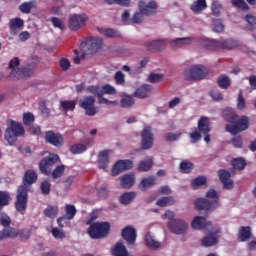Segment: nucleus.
Segmentation results:
<instances>
[{
	"instance_id": "obj_1",
	"label": "nucleus",
	"mask_w": 256,
	"mask_h": 256,
	"mask_svg": "<svg viewBox=\"0 0 256 256\" xmlns=\"http://www.w3.org/2000/svg\"><path fill=\"white\" fill-rule=\"evenodd\" d=\"M19 65H21V60H19V57H14L9 62V69H11L10 77L12 79H31L35 73V67L33 66H26L23 68H19Z\"/></svg>"
},
{
	"instance_id": "obj_2",
	"label": "nucleus",
	"mask_w": 256,
	"mask_h": 256,
	"mask_svg": "<svg viewBox=\"0 0 256 256\" xmlns=\"http://www.w3.org/2000/svg\"><path fill=\"white\" fill-rule=\"evenodd\" d=\"M6 125L5 140L9 145H15L18 137H25V128L23 127V124L13 119H8Z\"/></svg>"
},
{
	"instance_id": "obj_3",
	"label": "nucleus",
	"mask_w": 256,
	"mask_h": 256,
	"mask_svg": "<svg viewBox=\"0 0 256 256\" xmlns=\"http://www.w3.org/2000/svg\"><path fill=\"white\" fill-rule=\"evenodd\" d=\"M207 199H216L214 201H209L205 198H198L195 201V208L197 211H215L219 207V194L214 189H210L206 193Z\"/></svg>"
},
{
	"instance_id": "obj_4",
	"label": "nucleus",
	"mask_w": 256,
	"mask_h": 256,
	"mask_svg": "<svg viewBox=\"0 0 256 256\" xmlns=\"http://www.w3.org/2000/svg\"><path fill=\"white\" fill-rule=\"evenodd\" d=\"M111 224L109 222H93L87 230L91 239H103L109 235Z\"/></svg>"
},
{
	"instance_id": "obj_5",
	"label": "nucleus",
	"mask_w": 256,
	"mask_h": 256,
	"mask_svg": "<svg viewBox=\"0 0 256 256\" xmlns=\"http://www.w3.org/2000/svg\"><path fill=\"white\" fill-rule=\"evenodd\" d=\"M225 129L227 133H231V135H237L242 133V131H247L249 129V118L247 116H242L235 120L233 124H226Z\"/></svg>"
},
{
	"instance_id": "obj_6",
	"label": "nucleus",
	"mask_w": 256,
	"mask_h": 256,
	"mask_svg": "<svg viewBox=\"0 0 256 256\" xmlns=\"http://www.w3.org/2000/svg\"><path fill=\"white\" fill-rule=\"evenodd\" d=\"M207 76V68L201 65H194L189 70L184 71L186 81H201Z\"/></svg>"
},
{
	"instance_id": "obj_7",
	"label": "nucleus",
	"mask_w": 256,
	"mask_h": 256,
	"mask_svg": "<svg viewBox=\"0 0 256 256\" xmlns=\"http://www.w3.org/2000/svg\"><path fill=\"white\" fill-rule=\"evenodd\" d=\"M59 155L49 154L39 162V170L42 175L49 176L53 171V165L59 161Z\"/></svg>"
},
{
	"instance_id": "obj_8",
	"label": "nucleus",
	"mask_w": 256,
	"mask_h": 256,
	"mask_svg": "<svg viewBox=\"0 0 256 256\" xmlns=\"http://www.w3.org/2000/svg\"><path fill=\"white\" fill-rule=\"evenodd\" d=\"M29 199L26 186H19L16 195L15 209L18 213L27 211V201Z\"/></svg>"
},
{
	"instance_id": "obj_9",
	"label": "nucleus",
	"mask_w": 256,
	"mask_h": 256,
	"mask_svg": "<svg viewBox=\"0 0 256 256\" xmlns=\"http://www.w3.org/2000/svg\"><path fill=\"white\" fill-rule=\"evenodd\" d=\"M79 107L84 109L88 117H94L97 115V107L95 106V97L85 96L83 99L79 100Z\"/></svg>"
},
{
	"instance_id": "obj_10",
	"label": "nucleus",
	"mask_w": 256,
	"mask_h": 256,
	"mask_svg": "<svg viewBox=\"0 0 256 256\" xmlns=\"http://www.w3.org/2000/svg\"><path fill=\"white\" fill-rule=\"evenodd\" d=\"M44 139L46 143L56 147L57 149L63 147V143H65V139L63 138V134L55 133L53 130H48L44 134Z\"/></svg>"
},
{
	"instance_id": "obj_11",
	"label": "nucleus",
	"mask_w": 256,
	"mask_h": 256,
	"mask_svg": "<svg viewBox=\"0 0 256 256\" xmlns=\"http://www.w3.org/2000/svg\"><path fill=\"white\" fill-rule=\"evenodd\" d=\"M87 21V15L85 14H73L68 21V27L71 31H79L81 27L85 26Z\"/></svg>"
},
{
	"instance_id": "obj_12",
	"label": "nucleus",
	"mask_w": 256,
	"mask_h": 256,
	"mask_svg": "<svg viewBox=\"0 0 256 256\" xmlns=\"http://www.w3.org/2000/svg\"><path fill=\"white\" fill-rule=\"evenodd\" d=\"M129 169H133L132 160H118L112 167L111 175L112 177H117V175H121L123 171H129Z\"/></svg>"
},
{
	"instance_id": "obj_13",
	"label": "nucleus",
	"mask_w": 256,
	"mask_h": 256,
	"mask_svg": "<svg viewBox=\"0 0 256 256\" xmlns=\"http://www.w3.org/2000/svg\"><path fill=\"white\" fill-rule=\"evenodd\" d=\"M122 238L127 242L128 247L135 245L137 241V230L133 226H126L121 232Z\"/></svg>"
},
{
	"instance_id": "obj_14",
	"label": "nucleus",
	"mask_w": 256,
	"mask_h": 256,
	"mask_svg": "<svg viewBox=\"0 0 256 256\" xmlns=\"http://www.w3.org/2000/svg\"><path fill=\"white\" fill-rule=\"evenodd\" d=\"M88 93H91L92 95H95L99 99V103H102L104 105H117V102L107 100V98L103 97V92L101 90V86L99 85H90L87 87Z\"/></svg>"
},
{
	"instance_id": "obj_15",
	"label": "nucleus",
	"mask_w": 256,
	"mask_h": 256,
	"mask_svg": "<svg viewBox=\"0 0 256 256\" xmlns=\"http://www.w3.org/2000/svg\"><path fill=\"white\" fill-rule=\"evenodd\" d=\"M171 233L175 235H183L187 231V222L183 220H172L168 223Z\"/></svg>"
},
{
	"instance_id": "obj_16",
	"label": "nucleus",
	"mask_w": 256,
	"mask_h": 256,
	"mask_svg": "<svg viewBox=\"0 0 256 256\" xmlns=\"http://www.w3.org/2000/svg\"><path fill=\"white\" fill-rule=\"evenodd\" d=\"M85 45L88 53L93 55L98 49L103 47V39L98 37H89L86 39Z\"/></svg>"
},
{
	"instance_id": "obj_17",
	"label": "nucleus",
	"mask_w": 256,
	"mask_h": 256,
	"mask_svg": "<svg viewBox=\"0 0 256 256\" xmlns=\"http://www.w3.org/2000/svg\"><path fill=\"white\" fill-rule=\"evenodd\" d=\"M218 177L224 187V189L231 190L235 187L233 180H231V172L226 169L218 170Z\"/></svg>"
},
{
	"instance_id": "obj_18",
	"label": "nucleus",
	"mask_w": 256,
	"mask_h": 256,
	"mask_svg": "<svg viewBox=\"0 0 256 256\" xmlns=\"http://www.w3.org/2000/svg\"><path fill=\"white\" fill-rule=\"evenodd\" d=\"M139 11H141L147 17L155 15L157 13V2L151 0L148 4L144 1L139 2Z\"/></svg>"
},
{
	"instance_id": "obj_19",
	"label": "nucleus",
	"mask_w": 256,
	"mask_h": 256,
	"mask_svg": "<svg viewBox=\"0 0 256 256\" xmlns=\"http://www.w3.org/2000/svg\"><path fill=\"white\" fill-rule=\"evenodd\" d=\"M145 47L147 51L151 53H157V51H163L167 47V40H153L151 42H146Z\"/></svg>"
},
{
	"instance_id": "obj_20",
	"label": "nucleus",
	"mask_w": 256,
	"mask_h": 256,
	"mask_svg": "<svg viewBox=\"0 0 256 256\" xmlns=\"http://www.w3.org/2000/svg\"><path fill=\"white\" fill-rule=\"evenodd\" d=\"M151 147H153V133H151V128H144L142 130L141 148L147 150Z\"/></svg>"
},
{
	"instance_id": "obj_21",
	"label": "nucleus",
	"mask_w": 256,
	"mask_h": 256,
	"mask_svg": "<svg viewBox=\"0 0 256 256\" xmlns=\"http://www.w3.org/2000/svg\"><path fill=\"white\" fill-rule=\"evenodd\" d=\"M122 189H131L135 185V173L129 172L119 177Z\"/></svg>"
},
{
	"instance_id": "obj_22",
	"label": "nucleus",
	"mask_w": 256,
	"mask_h": 256,
	"mask_svg": "<svg viewBox=\"0 0 256 256\" xmlns=\"http://www.w3.org/2000/svg\"><path fill=\"white\" fill-rule=\"evenodd\" d=\"M213 224L211 222H207V219L203 216H196L194 217L191 226L192 229H209V227H212Z\"/></svg>"
},
{
	"instance_id": "obj_23",
	"label": "nucleus",
	"mask_w": 256,
	"mask_h": 256,
	"mask_svg": "<svg viewBox=\"0 0 256 256\" xmlns=\"http://www.w3.org/2000/svg\"><path fill=\"white\" fill-rule=\"evenodd\" d=\"M109 153L111 150H102L97 155L98 168L107 169L109 167Z\"/></svg>"
},
{
	"instance_id": "obj_24",
	"label": "nucleus",
	"mask_w": 256,
	"mask_h": 256,
	"mask_svg": "<svg viewBox=\"0 0 256 256\" xmlns=\"http://www.w3.org/2000/svg\"><path fill=\"white\" fill-rule=\"evenodd\" d=\"M37 172H35V170H27L24 174L23 177V185H21L20 187H26L28 185H33L34 183H37Z\"/></svg>"
},
{
	"instance_id": "obj_25",
	"label": "nucleus",
	"mask_w": 256,
	"mask_h": 256,
	"mask_svg": "<svg viewBox=\"0 0 256 256\" xmlns=\"http://www.w3.org/2000/svg\"><path fill=\"white\" fill-rule=\"evenodd\" d=\"M153 185H157V177L156 176H149L143 178L141 182L138 184L139 189L142 191H147L153 187Z\"/></svg>"
},
{
	"instance_id": "obj_26",
	"label": "nucleus",
	"mask_w": 256,
	"mask_h": 256,
	"mask_svg": "<svg viewBox=\"0 0 256 256\" xmlns=\"http://www.w3.org/2000/svg\"><path fill=\"white\" fill-rule=\"evenodd\" d=\"M209 125H210L209 118L202 116L198 120V131L202 135H207V133H211V128L209 127Z\"/></svg>"
},
{
	"instance_id": "obj_27",
	"label": "nucleus",
	"mask_w": 256,
	"mask_h": 256,
	"mask_svg": "<svg viewBox=\"0 0 256 256\" xmlns=\"http://www.w3.org/2000/svg\"><path fill=\"white\" fill-rule=\"evenodd\" d=\"M222 117L225 119L226 123H230L229 125H233V123L239 119V115L235 113V110L229 108L223 110Z\"/></svg>"
},
{
	"instance_id": "obj_28",
	"label": "nucleus",
	"mask_w": 256,
	"mask_h": 256,
	"mask_svg": "<svg viewBox=\"0 0 256 256\" xmlns=\"http://www.w3.org/2000/svg\"><path fill=\"white\" fill-rule=\"evenodd\" d=\"M151 91H153V87L149 84H144L135 91L134 95L135 97H139V99H146V97H149Z\"/></svg>"
},
{
	"instance_id": "obj_29",
	"label": "nucleus",
	"mask_w": 256,
	"mask_h": 256,
	"mask_svg": "<svg viewBox=\"0 0 256 256\" xmlns=\"http://www.w3.org/2000/svg\"><path fill=\"white\" fill-rule=\"evenodd\" d=\"M202 247H213V245H217L219 243V237H217L216 233H210L206 237L201 240Z\"/></svg>"
},
{
	"instance_id": "obj_30",
	"label": "nucleus",
	"mask_w": 256,
	"mask_h": 256,
	"mask_svg": "<svg viewBox=\"0 0 256 256\" xmlns=\"http://www.w3.org/2000/svg\"><path fill=\"white\" fill-rule=\"evenodd\" d=\"M190 9L195 15H199V13H201V11H203L204 9H207V0L194 1L191 4Z\"/></svg>"
},
{
	"instance_id": "obj_31",
	"label": "nucleus",
	"mask_w": 256,
	"mask_h": 256,
	"mask_svg": "<svg viewBox=\"0 0 256 256\" xmlns=\"http://www.w3.org/2000/svg\"><path fill=\"white\" fill-rule=\"evenodd\" d=\"M251 239V227L242 226L238 230V241L245 242Z\"/></svg>"
},
{
	"instance_id": "obj_32",
	"label": "nucleus",
	"mask_w": 256,
	"mask_h": 256,
	"mask_svg": "<svg viewBox=\"0 0 256 256\" xmlns=\"http://www.w3.org/2000/svg\"><path fill=\"white\" fill-rule=\"evenodd\" d=\"M153 168V157L149 156L145 160H142L138 164V171L140 173H145Z\"/></svg>"
},
{
	"instance_id": "obj_33",
	"label": "nucleus",
	"mask_w": 256,
	"mask_h": 256,
	"mask_svg": "<svg viewBox=\"0 0 256 256\" xmlns=\"http://www.w3.org/2000/svg\"><path fill=\"white\" fill-rule=\"evenodd\" d=\"M145 243L147 245V247H149V249H152L153 251H155V249H159V247H161V243L157 240H155V237L153 235H151V232H148L145 235Z\"/></svg>"
},
{
	"instance_id": "obj_34",
	"label": "nucleus",
	"mask_w": 256,
	"mask_h": 256,
	"mask_svg": "<svg viewBox=\"0 0 256 256\" xmlns=\"http://www.w3.org/2000/svg\"><path fill=\"white\" fill-rule=\"evenodd\" d=\"M25 22L21 18H12L9 21V28H10V33L14 34L17 33V29H21L24 27Z\"/></svg>"
},
{
	"instance_id": "obj_35",
	"label": "nucleus",
	"mask_w": 256,
	"mask_h": 256,
	"mask_svg": "<svg viewBox=\"0 0 256 256\" xmlns=\"http://www.w3.org/2000/svg\"><path fill=\"white\" fill-rule=\"evenodd\" d=\"M203 47L208 51H219L221 49V41L207 39L204 40Z\"/></svg>"
},
{
	"instance_id": "obj_36",
	"label": "nucleus",
	"mask_w": 256,
	"mask_h": 256,
	"mask_svg": "<svg viewBox=\"0 0 256 256\" xmlns=\"http://www.w3.org/2000/svg\"><path fill=\"white\" fill-rule=\"evenodd\" d=\"M114 256H129V252H127V248L123 244V242H117L113 249Z\"/></svg>"
},
{
	"instance_id": "obj_37",
	"label": "nucleus",
	"mask_w": 256,
	"mask_h": 256,
	"mask_svg": "<svg viewBox=\"0 0 256 256\" xmlns=\"http://www.w3.org/2000/svg\"><path fill=\"white\" fill-rule=\"evenodd\" d=\"M99 33L105 35V37L119 38L121 33L113 28H98Z\"/></svg>"
},
{
	"instance_id": "obj_38",
	"label": "nucleus",
	"mask_w": 256,
	"mask_h": 256,
	"mask_svg": "<svg viewBox=\"0 0 256 256\" xmlns=\"http://www.w3.org/2000/svg\"><path fill=\"white\" fill-rule=\"evenodd\" d=\"M189 43H191V38H189V37L176 38V39L171 41V47H173V49H179V47L189 45Z\"/></svg>"
},
{
	"instance_id": "obj_39",
	"label": "nucleus",
	"mask_w": 256,
	"mask_h": 256,
	"mask_svg": "<svg viewBox=\"0 0 256 256\" xmlns=\"http://www.w3.org/2000/svg\"><path fill=\"white\" fill-rule=\"evenodd\" d=\"M217 85L220 89H229L231 87V79L227 75L222 74L217 80Z\"/></svg>"
},
{
	"instance_id": "obj_40",
	"label": "nucleus",
	"mask_w": 256,
	"mask_h": 256,
	"mask_svg": "<svg viewBox=\"0 0 256 256\" xmlns=\"http://www.w3.org/2000/svg\"><path fill=\"white\" fill-rule=\"evenodd\" d=\"M174 203L175 199H173V196H166L158 199L156 205H158V207H171Z\"/></svg>"
},
{
	"instance_id": "obj_41",
	"label": "nucleus",
	"mask_w": 256,
	"mask_h": 256,
	"mask_svg": "<svg viewBox=\"0 0 256 256\" xmlns=\"http://www.w3.org/2000/svg\"><path fill=\"white\" fill-rule=\"evenodd\" d=\"M120 104L124 109H129V107L135 105V99H133L132 96L124 94L121 97Z\"/></svg>"
},
{
	"instance_id": "obj_42",
	"label": "nucleus",
	"mask_w": 256,
	"mask_h": 256,
	"mask_svg": "<svg viewBox=\"0 0 256 256\" xmlns=\"http://www.w3.org/2000/svg\"><path fill=\"white\" fill-rule=\"evenodd\" d=\"M239 46V42L233 39H227L222 42H220V49H235V47Z\"/></svg>"
},
{
	"instance_id": "obj_43",
	"label": "nucleus",
	"mask_w": 256,
	"mask_h": 256,
	"mask_svg": "<svg viewBox=\"0 0 256 256\" xmlns=\"http://www.w3.org/2000/svg\"><path fill=\"white\" fill-rule=\"evenodd\" d=\"M11 203V193L0 190V207H7Z\"/></svg>"
},
{
	"instance_id": "obj_44",
	"label": "nucleus",
	"mask_w": 256,
	"mask_h": 256,
	"mask_svg": "<svg viewBox=\"0 0 256 256\" xmlns=\"http://www.w3.org/2000/svg\"><path fill=\"white\" fill-rule=\"evenodd\" d=\"M135 197H137V193L126 192L121 195L120 203H122V205H129V203H131V201H133V199H135Z\"/></svg>"
},
{
	"instance_id": "obj_45",
	"label": "nucleus",
	"mask_w": 256,
	"mask_h": 256,
	"mask_svg": "<svg viewBox=\"0 0 256 256\" xmlns=\"http://www.w3.org/2000/svg\"><path fill=\"white\" fill-rule=\"evenodd\" d=\"M231 163L233 169H238V171H243L247 167V162L243 158H234Z\"/></svg>"
},
{
	"instance_id": "obj_46",
	"label": "nucleus",
	"mask_w": 256,
	"mask_h": 256,
	"mask_svg": "<svg viewBox=\"0 0 256 256\" xmlns=\"http://www.w3.org/2000/svg\"><path fill=\"white\" fill-rule=\"evenodd\" d=\"M207 185V177L199 176L191 181L192 189H199V187Z\"/></svg>"
},
{
	"instance_id": "obj_47",
	"label": "nucleus",
	"mask_w": 256,
	"mask_h": 256,
	"mask_svg": "<svg viewBox=\"0 0 256 256\" xmlns=\"http://www.w3.org/2000/svg\"><path fill=\"white\" fill-rule=\"evenodd\" d=\"M33 8H35V1L24 2L19 6L21 13H24L26 15H29Z\"/></svg>"
},
{
	"instance_id": "obj_48",
	"label": "nucleus",
	"mask_w": 256,
	"mask_h": 256,
	"mask_svg": "<svg viewBox=\"0 0 256 256\" xmlns=\"http://www.w3.org/2000/svg\"><path fill=\"white\" fill-rule=\"evenodd\" d=\"M65 173V165H58L56 168L50 173L52 179H61L63 174Z\"/></svg>"
},
{
	"instance_id": "obj_49",
	"label": "nucleus",
	"mask_w": 256,
	"mask_h": 256,
	"mask_svg": "<svg viewBox=\"0 0 256 256\" xmlns=\"http://www.w3.org/2000/svg\"><path fill=\"white\" fill-rule=\"evenodd\" d=\"M87 151V146L84 144H75L70 147L72 155H81Z\"/></svg>"
},
{
	"instance_id": "obj_50",
	"label": "nucleus",
	"mask_w": 256,
	"mask_h": 256,
	"mask_svg": "<svg viewBox=\"0 0 256 256\" xmlns=\"http://www.w3.org/2000/svg\"><path fill=\"white\" fill-rule=\"evenodd\" d=\"M65 213H66V219L71 221L77 215V208H75V205L73 204H67L65 208Z\"/></svg>"
},
{
	"instance_id": "obj_51",
	"label": "nucleus",
	"mask_w": 256,
	"mask_h": 256,
	"mask_svg": "<svg viewBox=\"0 0 256 256\" xmlns=\"http://www.w3.org/2000/svg\"><path fill=\"white\" fill-rule=\"evenodd\" d=\"M60 105L64 111H75L77 103L75 100H63L60 102Z\"/></svg>"
},
{
	"instance_id": "obj_52",
	"label": "nucleus",
	"mask_w": 256,
	"mask_h": 256,
	"mask_svg": "<svg viewBox=\"0 0 256 256\" xmlns=\"http://www.w3.org/2000/svg\"><path fill=\"white\" fill-rule=\"evenodd\" d=\"M106 5H119L120 7H129L131 0H104Z\"/></svg>"
},
{
	"instance_id": "obj_53",
	"label": "nucleus",
	"mask_w": 256,
	"mask_h": 256,
	"mask_svg": "<svg viewBox=\"0 0 256 256\" xmlns=\"http://www.w3.org/2000/svg\"><path fill=\"white\" fill-rule=\"evenodd\" d=\"M194 165L192 162H189V160H183L180 163V171L181 173H191L193 171Z\"/></svg>"
},
{
	"instance_id": "obj_54",
	"label": "nucleus",
	"mask_w": 256,
	"mask_h": 256,
	"mask_svg": "<svg viewBox=\"0 0 256 256\" xmlns=\"http://www.w3.org/2000/svg\"><path fill=\"white\" fill-rule=\"evenodd\" d=\"M57 213H59V207L58 206H48L44 210L45 217H49L50 219H53V217H57Z\"/></svg>"
},
{
	"instance_id": "obj_55",
	"label": "nucleus",
	"mask_w": 256,
	"mask_h": 256,
	"mask_svg": "<svg viewBox=\"0 0 256 256\" xmlns=\"http://www.w3.org/2000/svg\"><path fill=\"white\" fill-rule=\"evenodd\" d=\"M245 21H247L248 26L247 29L248 31H253L256 29V17L253 15H246L245 16Z\"/></svg>"
},
{
	"instance_id": "obj_56",
	"label": "nucleus",
	"mask_w": 256,
	"mask_h": 256,
	"mask_svg": "<svg viewBox=\"0 0 256 256\" xmlns=\"http://www.w3.org/2000/svg\"><path fill=\"white\" fill-rule=\"evenodd\" d=\"M231 3L233 7H236L237 9H242V11L249 10V5H247V2L244 0H231Z\"/></svg>"
},
{
	"instance_id": "obj_57",
	"label": "nucleus",
	"mask_w": 256,
	"mask_h": 256,
	"mask_svg": "<svg viewBox=\"0 0 256 256\" xmlns=\"http://www.w3.org/2000/svg\"><path fill=\"white\" fill-rule=\"evenodd\" d=\"M101 90H102V97L103 95H115V93H117V90H115V87L109 84H105L101 86Z\"/></svg>"
},
{
	"instance_id": "obj_58",
	"label": "nucleus",
	"mask_w": 256,
	"mask_h": 256,
	"mask_svg": "<svg viewBox=\"0 0 256 256\" xmlns=\"http://www.w3.org/2000/svg\"><path fill=\"white\" fill-rule=\"evenodd\" d=\"M212 23L214 25L213 30L216 33H223V31H225V26L223 25V22L219 19H213Z\"/></svg>"
},
{
	"instance_id": "obj_59",
	"label": "nucleus",
	"mask_w": 256,
	"mask_h": 256,
	"mask_svg": "<svg viewBox=\"0 0 256 256\" xmlns=\"http://www.w3.org/2000/svg\"><path fill=\"white\" fill-rule=\"evenodd\" d=\"M4 233L6 235V239H16L18 230L15 228H4Z\"/></svg>"
},
{
	"instance_id": "obj_60",
	"label": "nucleus",
	"mask_w": 256,
	"mask_h": 256,
	"mask_svg": "<svg viewBox=\"0 0 256 256\" xmlns=\"http://www.w3.org/2000/svg\"><path fill=\"white\" fill-rule=\"evenodd\" d=\"M114 80L116 82V85H125V74L121 71H117L114 74Z\"/></svg>"
},
{
	"instance_id": "obj_61",
	"label": "nucleus",
	"mask_w": 256,
	"mask_h": 256,
	"mask_svg": "<svg viewBox=\"0 0 256 256\" xmlns=\"http://www.w3.org/2000/svg\"><path fill=\"white\" fill-rule=\"evenodd\" d=\"M40 189L43 195H49L51 193V182L50 181H43L40 185Z\"/></svg>"
},
{
	"instance_id": "obj_62",
	"label": "nucleus",
	"mask_w": 256,
	"mask_h": 256,
	"mask_svg": "<svg viewBox=\"0 0 256 256\" xmlns=\"http://www.w3.org/2000/svg\"><path fill=\"white\" fill-rule=\"evenodd\" d=\"M17 237H20V241H27L31 239V230H18Z\"/></svg>"
},
{
	"instance_id": "obj_63",
	"label": "nucleus",
	"mask_w": 256,
	"mask_h": 256,
	"mask_svg": "<svg viewBox=\"0 0 256 256\" xmlns=\"http://www.w3.org/2000/svg\"><path fill=\"white\" fill-rule=\"evenodd\" d=\"M247 107V104L245 102V98L243 97V92H239L238 94V102H237V109H239V111H243V109H245Z\"/></svg>"
},
{
	"instance_id": "obj_64",
	"label": "nucleus",
	"mask_w": 256,
	"mask_h": 256,
	"mask_svg": "<svg viewBox=\"0 0 256 256\" xmlns=\"http://www.w3.org/2000/svg\"><path fill=\"white\" fill-rule=\"evenodd\" d=\"M191 143H198L201 141V132L194 128V131L190 134Z\"/></svg>"
}]
</instances>
